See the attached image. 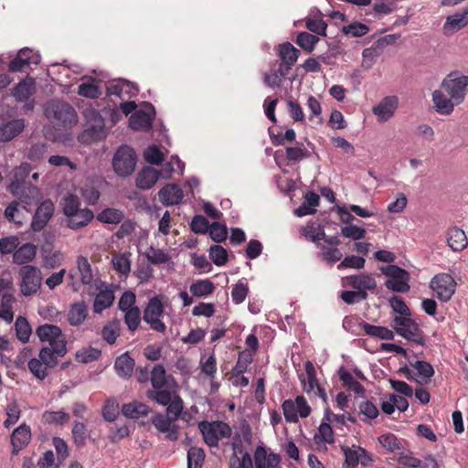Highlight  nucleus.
I'll return each mask as SVG.
<instances>
[{"instance_id": "864d4df0", "label": "nucleus", "mask_w": 468, "mask_h": 468, "mask_svg": "<svg viewBox=\"0 0 468 468\" xmlns=\"http://www.w3.org/2000/svg\"><path fill=\"white\" fill-rule=\"evenodd\" d=\"M364 332L374 337L385 340H392L394 338V332L384 326L373 325L366 323L364 324Z\"/></svg>"}, {"instance_id": "f3484780", "label": "nucleus", "mask_w": 468, "mask_h": 468, "mask_svg": "<svg viewBox=\"0 0 468 468\" xmlns=\"http://www.w3.org/2000/svg\"><path fill=\"white\" fill-rule=\"evenodd\" d=\"M36 334L40 341L48 342L49 346H54L55 344L60 342L67 346V341L62 335L61 329L58 325L48 324L39 325L37 328Z\"/></svg>"}, {"instance_id": "6e6552de", "label": "nucleus", "mask_w": 468, "mask_h": 468, "mask_svg": "<svg viewBox=\"0 0 468 468\" xmlns=\"http://www.w3.org/2000/svg\"><path fill=\"white\" fill-rule=\"evenodd\" d=\"M285 420L290 423H296L300 418H307L311 414V407L303 395H299L294 400L285 399L282 404Z\"/></svg>"}, {"instance_id": "aec40b11", "label": "nucleus", "mask_w": 468, "mask_h": 468, "mask_svg": "<svg viewBox=\"0 0 468 468\" xmlns=\"http://www.w3.org/2000/svg\"><path fill=\"white\" fill-rule=\"evenodd\" d=\"M36 92V81L31 77H26L12 90V95L16 101L26 102Z\"/></svg>"}, {"instance_id": "412c9836", "label": "nucleus", "mask_w": 468, "mask_h": 468, "mask_svg": "<svg viewBox=\"0 0 468 468\" xmlns=\"http://www.w3.org/2000/svg\"><path fill=\"white\" fill-rule=\"evenodd\" d=\"M158 197L163 205L173 206L181 203L184 194L179 186L169 184L159 190Z\"/></svg>"}, {"instance_id": "9b49d317", "label": "nucleus", "mask_w": 468, "mask_h": 468, "mask_svg": "<svg viewBox=\"0 0 468 468\" xmlns=\"http://www.w3.org/2000/svg\"><path fill=\"white\" fill-rule=\"evenodd\" d=\"M431 288L441 302H448L455 292L456 282L448 273L435 275L431 282Z\"/></svg>"}, {"instance_id": "2eb2a0df", "label": "nucleus", "mask_w": 468, "mask_h": 468, "mask_svg": "<svg viewBox=\"0 0 468 468\" xmlns=\"http://www.w3.org/2000/svg\"><path fill=\"white\" fill-rule=\"evenodd\" d=\"M67 354V346L64 343H57L54 346H45L39 351V359L49 368L55 367L58 357H63Z\"/></svg>"}, {"instance_id": "774afa93", "label": "nucleus", "mask_w": 468, "mask_h": 468, "mask_svg": "<svg viewBox=\"0 0 468 468\" xmlns=\"http://www.w3.org/2000/svg\"><path fill=\"white\" fill-rule=\"evenodd\" d=\"M119 335L120 324L118 322H109L103 326L101 336L108 344H114Z\"/></svg>"}, {"instance_id": "49530a36", "label": "nucleus", "mask_w": 468, "mask_h": 468, "mask_svg": "<svg viewBox=\"0 0 468 468\" xmlns=\"http://www.w3.org/2000/svg\"><path fill=\"white\" fill-rule=\"evenodd\" d=\"M253 353L245 349L239 353L238 361L232 369L233 377L244 374L248 370V367L252 363Z\"/></svg>"}, {"instance_id": "393cba45", "label": "nucleus", "mask_w": 468, "mask_h": 468, "mask_svg": "<svg viewBox=\"0 0 468 468\" xmlns=\"http://www.w3.org/2000/svg\"><path fill=\"white\" fill-rule=\"evenodd\" d=\"M134 366V359L132 358L127 352L119 356L114 362V368L117 375L123 379H128L132 377Z\"/></svg>"}, {"instance_id": "0e129e2a", "label": "nucleus", "mask_w": 468, "mask_h": 468, "mask_svg": "<svg viewBox=\"0 0 468 468\" xmlns=\"http://www.w3.org/2000/svg\"><path fill=\"white\" fill-rule=\"evenodd\" d=\"M205 460V452L201 448L191 447L187 452V468H201Z\"/></svg>"}, {"instance_id": "f257e3e1", "label": "nucleus", "mask_w": 468, "mask_h": 468, "mask_svg": "<svg viewBox=\"0 0 468 468\" xmlns=\"http://www.w3.org/2000/svg\"><path fill=\"white\" fill-rule=\"evenodd\" d=\"M46 115L51 122L64 129L70 128L78 122L75 109L68 102L54 101L48 104Z\"/></svg>"}, {"instance_id": "a211bd4d", "label": "nucleus", "mask_w": 468, "mask_h": 468, "mask_svg": "<svg viewBox=\"0 0 468 468\" xmlns=\"http://www.w3.org/2000/svg\"><path fill=\"white\" fill-rule=\"evenodd\" d=\"M277 55L281 60L279 66L289 72L296 63L300 56V50L290 42H285L278 46Z\"/></svg>"}, {"instance_id": "39448f33", "label": "nucleus", "mask_w": 468, "mask_h": 468, "mask_svg": "<svg viewBox=\"0 0 468 468\" xmlns=\"http://www.w3.org/2000/svg\"><path fill=\"white\" fill-rule=\"evenodd\" d=\"M381 272L389 277L385 282V286L396 292H407L410 291V273L405 270L394 264H388L380 268Z\"/></svg>"}, {"instance_id": "4468645a", "label": "nucleus", "mask_w": 468, "mask_h": 468, "mask_svg": "<svg viewBox=\"0 0 468 468\" xmlns=\"http://www.w3.org/2000/svg\"><path fill=\"white\" fill-rule=\"evenodd\" d=\"M54 210L55 207L51 200L47 199L41 202L33 216L31 229L36 232L44 229L53 217Z\"/></svg>"}, {"instance_id": "79ce46f5", "label": "nucleus", "mask_w": 468, "mask_h": 468, "mask_svg": "<svg viewBox=\"0 0 468 468\" xmlns=\"http://www.w3.org/2000/svg\"><path fill=\"white\" fill-rule=\"evenodd\" d=\"M233 450L235 453L229 460V468H253L252 459L249 452H244L242 457L237 456V452H242V446L237 442H233Z\"/></svg>"}, {"instance_id": "dca6fc26", "label": "nucleus", "mask_w": 468, "mask_h": 468, "mask_svg": "<svg viewBox=\"0 0 468 468\" xmlns=\"http://www.w3.org/2000/svg\"><path fill=\"white\" fill-rule=\"evenodd\" d=\"M398 106L399 99L397 96H387L372 108V112L379 122H387L394 115Z\"/></svg>"}, {"instance_id": "69168bd1", "label": "nucleus", "mask_w": 468, "mask_h": 468, "mask_svg": "<svg viewBox=\"0 0 468 468\" xmlns=\"http://www.w3.org/2000/svg\"><path fill=\"white\" fill-rule=\"evenodd\" d=\"M80 195L87 205H96L101 197V192L92 185L86 184L80 188Z\"/></svg>"}, {"instance_id": "e433bc0d", "label": "nucleus", "mask_w": 468, "mask_h": 468, "mask_svg": "<svg viewBox=\"0 0 468 468\" xmlns=\"http://www.w3.org/2000/svg\"><path fill=\"white\" fill-rule=\"evenodd\" d=\"M153 117L144 111H136L129 120L130 127L135 131L148 130L152 127Z\"/></svg>"}, {"instance_id": "c756f323", "label": "nucleus", "mask_w": 468, "mask_h": 468, "mask_svg": "<svg viewBox=\"0 0 468 468\" xmlns=\"http://www.w3.org/2000/svg\"><path fill=\"white\" fill-rule=\"evenodd\" d=\"M23 119H16L0 126V141L8 142L18 135L24 129Z\"/></svg>"}, {"instance_id": "c03bdc74", "label": "nucleus", "mask_w": 468, "mask_h": 468, "mask_svg": "<svg viewBox=\"0 0 468 468\" xmlns=\"http://www.w3.org/2000/svg\"><path fill=\"white\" fill-rule=\"evenodd\" d=\"M410 366L417 371L420 378L417 381L420 384H428L434 375L432 366L426 361L417 360L415 363H410Z\"/></svg>"}, {"instance_id": "7c9ffc66", "label": "nucleus", "mask_w": 468, "mask_h": 468, "mask_svg": "<svg viewBox=\"0 0 468 468\" xmlns=\"http://www.w3.org/2000/svg\"><path fill=\"white\" fill-rule=\"evenodd\" d=\"M432 101L434 102L436 112L444 115L451 114L453 112L454 105H456L451 97L448 98L440 90H436L432 92Z\"/></svg>"}, {"instance_id": "423d86ee", "label": "nucleus", "mask_w": 468, "mask_h": 468, "mask_svg": "<svg viewBox=\"0 0 468 468\" xmlns=\"http://www.w3.org/2000/svg\"><path fill=\"white\" fill-rule=\"evenodd\" d=\"M441 88L456 103L461 104L468 92V76L451 72L441 82Z\"/></svg>"}, {"instance_id": "58836bf2", "label": "nucleus", "mask_w": 468, "mask_h": 468, "mask_svg": "<svg viewBox=\"0 0 468 468\" xmlns=\"http://www.w3.org/2000/svg\"><path fill=\"white\" fill-rule=\"evenodd\" d=\"M20 190V194L14 196L16 197L23 204L27 206H30L37 202L41 197L39 188L36 186H33L30 183L21 186Z\"/></svg>"}, {"instance_id": "680f3d73", "label": "nucleus", "mask_w": 468, "mask_h": 468, "mask_svg": "<svg viewBox=\"0 0 468 468\" xmlns=\"http://www.w3.org/2000/svg\"><path fill=\"white\" fill-rule=\"evenodd\" d=\"M151 384L153 388L160 389L166 385V372L162 365H155L151 371Z\"/></svg>"}, {"instance_id": "a19ab883", "label": "nucleus", "mask_w": 468, "mask_h": 468, "mask_svg": "<svg viewBox=\"0 0 468 468\" xmlns=\"http://www.w3.org/2000/svg\"><path fill=\"white\" fill-rule=\"evenodd\" d=\"M317 248L320 250L318 257L330 265L339 261L343 257V253L336 247L317 243Z\"/></svg>"}, {"instance_id": "bf43d9fd", "label": "nucleus", "mask_w": 468, "mask_h": 468, "mask_svg": "<svg viewBox=\"0 0 468 468\" xmlns=\"http://www.w3.org/2000/svg\"><path fill=\"white\" fill-rule=\"evenodd\" d=\"M101 355L100 349L89 346L78 350L75 357L78 362L87 364L98 360Z\"/></svg>"}, {"instance_id": "f8f14e48", "label": "nucleus", "mask_w": 468, "mask_h": 468, "mask_svg": "<svg viewBox=\"0 0 468 468\" xmlns=\"http://www.w3.org/2000/svg\"><path fill=\"white\" fill-rule=\"evenodd\" d=\"M40 62V56L33 49L25 48L18 51L16 57L8 64L10 72H21L31 65H37Z\"/></svg>"}, {"instance_id": "4c0bfd02", "label": "nucleus", "mask_w": 468, "mask_h": 468, "mask_svg": "<svg viewBox=\"0 0 468 468\" xmlns=\"http://www.w3.org/2000/svg\"><path fill=\"white\" fill-rule=\"evenodd\" d=\"M150 412V408L146 404L139 401H133L123 404L122 407V413L130 419H138L140 417L147 416Z\"/></svg>"}, {"instance_id": "4d7b16f0", "label": "nucleus", "mask_w": 468, "mask_h": 468, "mask_svg": "<svg viewBox=\"0 0 468 468\" xmlns=\"http://www.w3.org/2000/svg\"><path fill=\"white\" fill-rule=\"evenodd\" d=\"M72 439L77 448H83L88 438V430L83 422L75 421L72 427Z\"/></svg>"}, {"instance_id": "f704fd0d", "label": "nucleus", "mask_w": 468, "mask_h": 468, "mask_svg": "<svg viewBox=\"0 0 468 468\" xmlns=\"http://www.w3.org/2000/svg\"><path fill=\"white\" fill-rule=\"evenodd\" d=\"M124 212L115 207H106L97 214L96 218L103 224L118 225L124 219Z\"/></svg>"}, {"instance_id": "6e6d98bb", "label": "nucleus", "mask_w": 468, "mask_h": 468, "mask_svg": "<svg viewBox=\"0 0 468 468\" xmlns=\"http://www.w3.org/2000/svg\"><path fill=\"white\" fill-rule=\"evenodd\" d=\"M288 73L287 70L279 66L277 69H271L270 73H265L263 81L271 88L279 87Z\"/></svg>"}, {"instance_id": "603ef678", "label": "nucleus", "mask_w": 468, "mask_h": 468, "mask_svg": "<svg viewBox=\"0 0 468 468\" xmlns=\"http://www.w3.org/2000/svg\"><path fill=\"white\" fill-rule=\"evenodd\" d=\"M176 394L168 389H151L147 391V397L159 405L166 406L172 402L174 396Z\"/></svg>"}, {"instance_id": "20e7f679", "label": "nucleus", "mask_w": 468, "mask_h": 468, "mask_svg": "<svg viewBox=\"0 0 468 468\" xmlns=\"http://www.w3.org/2000/svg\"><path fill=\"white\" fill-rule=\"evenodd\" d=\"M198 429L209 447H218L219 440L229 438L232 432L230 426L223 421L203 420L199 422Z\"/></svg>"}, {"instance_id": "6ab92c4d", "label": "nucleus", "mask_w": 468, "mask_h": 468, "mask_svg": "<svg viewBox=\"0 0 468 468\" xmlns=\"http://www.w3.org/2000/svg\"><path fill=\"white\" fill-rule=\"evenodd\" d=\"M256 468H281V456L277 453H268L265 447L259 445L254 452Z\"/></svg>"}, {"instance_id": "5701e85b", "label": "nucleus", "mask_w": 468, "mask_h": 468, "mask_svg": "<svg viewBox=\"0 0 468 468\" xmlns=\"http://www.w3.org/2000/svg\"><path fill=\"white\" fill-rule=\"evenodd\" d=\"M94 217L93 211L90 208H80L73 216L66 218V226L70 229L78 230L88 226Z\"/></svg>"}, {"instance_id": "4be33fe9", "label": "nucleus", "mask_w": 468, "mask_h": 468, "mask_svg": "<svg viewBox=\"0 0 468 468\" xmlns=\"http://www.w3.org/2000/svg\"><path fill=\"white\" fill-rule=\"evenodd\" d=\"M31 172V166L28 164H22L13 170V178L7 186L8 191L12 195H18L21 193V186L27 185L25 181Z\"/></svg>"}, {"instance_id": "e2e57ef3", "label": "nucleus", "mask_w": 468, "mask_h": 468, "mask_svg": "<svg viewBox=\"0 0 468 468\" xmlns=\"http://www.w3.org/2000/svg\"><path fill=\"white\" fill-rule=\"evenodd\" d=\"M16 337L22 342L27 343L31 335V326L25 317L18 316L15 323Z\"/></svg>"}, {"instance_id": "a18cd8bd", "label": "nucleus", "mask_w": 468, "mask_h": 468, "mask_svg": "<svg viewBox=\"0 0 468 468\" xmlns=\"http://www.w3.org/2000/svg\"><path fill=\"white\" fill-rule=\"evenodd\" d=\"M16 299L11 293H4L0 303V318L7 324L12 323L14 319L13 305Z\"/></svg>"}, {"instance_id": "c85d7f7f", "label": "nucleus", "mask_w": 468, "mask_h": 468, "mask_svg": "<svg viewBox=\"0 0 468 468\" xmlns=\"http://www.w3.org/2000/svg\"><path fill=\"white\" fill-rule=\"evenodd\" d=\"M305 374H301L299 379L302 383L303 389L306 393L314 391L315 387L319 385L316 378V369L311 361L304 364Z\"/></svg>"}, {"instance_id": "09e8293b", "label": "nucleus", "mask_w": 468, "mask_h": 468, "mask_svg": "<svg viewBox=\"0 0 468 468\" xmlns=\"http://www.w3.org/2000/svg\"><path fill=\"white\" fill-rule=\"evenodd\" d=\"M77 269L80 276V281L83 284H90L93 281V274L91 265L88 259L84 256L77 258Z\"/></svg>"}, {"instance_id": "338daca9", "label": "nucleus", "mask_w": 468, "mask_h": 468, "mask_svg": "<svg viewBox=\"0 0 468 468\" xmlns=\"http://www.w3.org/2000/svg\"><path fill=\"white\" fill-rule=\"evenodd\" d=\"M112 262L116 271L127 275L131 271V261L125 253H119L112 256Z\"/></svg>"}, {"instance_id": "bb28decb", "label": "nucleus", "mask_w": 468, "mask_h": 468, "mask_svg": "<svg viewBox=\"0 0 468 468\" xmlns=\"http://www.w3.org/2000/svg\"><path fill=\"white\" fill-rule=\"evenodd\" d=\"M447 243L453 251L463 250L468 245L465 232L457 227L451 228L447 233Z\"/></svg>"}, {"instance_id": "72a5a7b5", "label": "nucleus", "mask_w": 468, "mask_h": 468, "mask_svg": "<svg viewBox=\"0 0 468 468\" xmlns=\"http://www.w3.org/2000/svg\"><path fill=\"white\" fill-rule=\"evenodd\" d=\"M347 280L349 285L358 292L371 291L377 287L376 280L369 274L351 275Z\"/></svg>"}, {"instance_id": "ea45409f", "label": "nucleus", "mask_w": 468, "mask_h": 468, "mask_svg": "<svg viewBox=\"0 0 468 468\" xmlns=\"http://www.w3.org/2000/svg\"><path fill=\"white\" fill-rule=\"evenodd\" d=\"M215 290L216 286L209 279L198 280L189 286L192 295L198 298L211 295Z\"/></svg>"}, {"instance_id": "3c124183", "label": "nucleus", "mask_w": 468, "mask_h": 468, "mask_svg": "<svg viewBox=\"0 0 468 468\" xmlns=\"http://www.w3.org/2000/svg\"><path fill=\"white\" fill-rule=\"evenodd\" d=\"M319 40L320 38L317 36L303 31L297 35L295 43L306 52L311 53Z\"/></svg>"}, {"instance_id": "37998d69", "label": "nucleus", "mask_w": 468, "mask_h": 468, "mask_svg": "<svg viewBox=\"0 0 468 468\" xmlns=\"http://www.w3.org/2000/svg\"><path fill=\"white\" fill-rule=\"evenodd\" d=\"M113 301L114 294L112 291L109 289L101 291L94 299L93 312L95 314L102 313V311L112 306Z\"/></svg>"}, {"instance_id": "8fccbe9b", "label": "nucleus", "mask_w": 468, "mask_h": 468, "mask_svg": "<svg viewBox=\"0 0 468 468\" xmlns=\"http://www.w3.org/2000/svg\"><path fill=\"white\" fill-rule=\"evenodd\" d=\"M69 414L64 410H46L42 414V420L47 424L64 425L69 422Z\"/></svg>"}, {"instance_id": "13d9d810", "label": "nucleus", "mask_w": 468, "mask_h": 468, "mask_svg": "<svg viewBox=\"0 0 468 468\" xmlns=\"http://www.w3.org/2000/svg\"><path fill=\"white\" fill-rule=\"evenodd\" d=\"M285 156L290 162H298L307 158L309 152L302 143H297L295 146L286 147Z\"/></svg>"}, {"instance_id": "cd10ccee", "label": "nucleus", "mask_w": 468, "mask_h": 468, "mask_svg": "<svg viewBox=\"0 0 468 468\" xmlns=\"http://www.w3.org/2000/svg\"><path fill=\"white\" fill-rule=\"evenodd\" d=\"M37 254V247L32 243H25L18 246L13 254V262L18 265H28Z\"/></svg>"}, {"instance_id": "ddd939ff", "label": "nucleus", "mask_w": 468, "mask_h": 468, "mask_svg": "<svg viewBox=\"0 0 468 468\" xmlns=\"http://www.w3.org/2000/svg\"><path fill=\"white\" fill-rule=\"evenodd\" d=\"M152 424L161 433H165V439L176 441L179 439V426L166 415L156 413L152 417Z\"/></svg>"}, {"instance_id": "f03ea898", "label": "nucleus", "mask_w": 468, "mask_h": 468, "mask_svg": "<svg viewBox=\"0 0 468 468\" xmlns=\"http://www.w3.org/2000/svg\"><path fill=\"white\" fill-rule=\"evenodd\" d=\"M164 299L163 294L150 298L143 313V320L152 330L160 334L166 332V325L160 319L165 313Z\"/></svg>"}, {"instance_id": "b1692460", "label": "nucleus", "mask_w": 468, "mask_h": 468, "mask_svg": "<svg viewBox=\"0 0 468 468\" xmlns=\"http://www.w3.org/2000/svg\"><path fill=\"white\" fill-rule=\"evenodd\" d=\"M31 431L26 423L21 424L15 429L11 436V443L13 446V453L17 454L30 441Z\"/></svg>"}, {"instance_id": "052dcab7", "label": "nucleus", "mask_w": 468, "mask_h": 468, "mask_svg": "<svg viewBox=\"0 0 468 468\" xmlns=\"http://www.w3.org/2000/svg\"><path fill=\"white\" fill-rule=\"evenodd\" d=\"M379 443L388 452H400L402 444L393 433L383 434L378 437Z\"/></svg>"}, {"instance_id": "5fc2aeb1", "label": "nucleus", "mask_w": 468, "mask_h": 468, "mask_svg": "<svg viewBox=\"0 0 468 468\" xmlns=\"http://www.w3.org/2000/svg\"><path fill=\"white\" fill-rule=\"evenodd\" d=\"M124 313V323L128 327V330L133 334L140 326L142 321V314L139 307L129 309Z\"/></svg>"}, {"instance_id": "a878e982", "label": "nucleus", "mask_w": 468, "mask_h": 468, "mask_svg": "<svg viewBox=\"0 0 468 468\" xmlns=\"http://www.w3.org/2000/svg\"><path fill=\"white\" fill-rule=\"evenodd\" d=\"M160 176V171L155 168L144 167L137 175L136 186L141 189H149L156 183Z\"/></svg>"}, {"instance_id": "de8ad7c7", "label": "nucleus", "mask_w": 468, "mask_h": 468, "mask_svg": "<svg viewBox=\"0 0 468 468\" xmlns=\"http://www.w3.org/2000/svg\"><path fill=\"white\" fill-rule=\"evenodd\" d=\"M468 24V9H465L461 14H454L449 16L443 26L445 31L449 30H459L464 27Z\"/></svg>"}, {"instance_id": "c9c22d12", "label": "nucleus", "mask_w": 468, "mask_h": 468, "mask_svg": "<svg viewBox=\"0 0 468 468\" xmlns=\"http://www.w3.org/2000/svg\"><path fill=\"white\" fill-rule=\"evenodd\" d=\"M338 377L342 382V386L347 390L353 391L357 395H362L365 393V388L358 381H356L352 374L344 367L339 368Z\"/></svg>"}, {"instance_id": "0eeeda50", "label": "nucleus", "mask_w": 468, "mask_h": 468, "mask_svg": "<svg viewBox=\"0 0 468 468\" xmlns=\"http://www.w3.org/2000/svg\"><path fill=\"white\" fill-rule=\"evenodd\" d=\"M136 154L133 148L122 145L115 153L112 159V166L119 176L131 175L136 165Z\"/></svg>"}, {"instance_id": "473e14b6", "label": "nucleus", "mask_w": 468, "mask_h": 468, "mask_svg": "<svg viewBox=\"0 0 468 468\" xmlns=\"http://www.w3.org/2000/svg\"><path fill=\"white\" fill-rule=\"evenodd\" d=\"M107 93L109 95H114L122 100H124L126 96L128 98L136 96L138 90L130 82L123 81L109 85L107 88Z\"/></svg>"}, {"instance_id": "1a4fd4ad", "label": "nucleus", "mask_w": 468, "mask_h": 468, "mask_svg": "<svg viewBox=\"0 0 468 468\" xmlns=\"http://www.w3.org/2000/svg\"><path fill=\"white\" fill-rule=\"evenodd\" d=\"M19 275L21 277V293L24 296L37 293L42 283L40 270L33 265H25L19 270Z\"/></svg>"}, {"instance_id": "9d476101", "label": "nucleus", "mask_w": 468, "mask_h": 468, "mask_svg": "<svg viewBox=\"0 0 468 468\" xmlns=\"http://www.w3.org/2000/svg\"><path fill=\"white\" fill-rule=\"evenodd\" d=\"M85 117L87 128L80 135L79 140L82 143H89L101 139L105 126L104 119L95 110L86 111Z\"/></svg>"}, {"instance_id": "7ed1b4c3", "label": "nucleus", "mask_w": 468, "mask_h": 468, "mask_svg": "<svg viewBox=\"0 0 468 468\" xmlns=\"http://www.w3.org/2000/svg\"><path fill=\"white\" fill-rule=\"evenodd\" d=\"M392 327L399 335L406 340L421 346H425L423 331L410 316H395L393 318Z\"/></svg>"}, {"instance_id": "2f4dec72", "label": "nucleus", "mask_w": 468, "mask_h": 468, "mask_svg": "<svg viewBox=\"0 0 468 468\" xmlns=\"http://www.w3.org/2000/svg\"><path fill=\"white\" fill-rule=\"evenodd\" d=\"M88 316V307L84 302L75 303L70 305L68 312V322L72 326L80 325Z\"/></svg>"}]
</instances>
